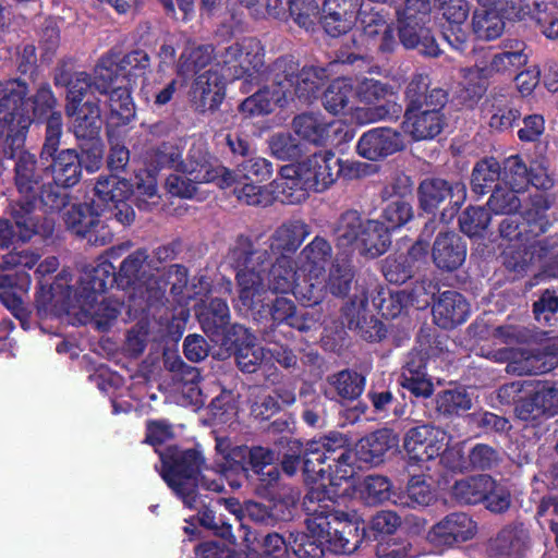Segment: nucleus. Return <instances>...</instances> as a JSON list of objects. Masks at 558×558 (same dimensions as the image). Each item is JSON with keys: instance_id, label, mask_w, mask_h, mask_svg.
<instances>
[{"instance_id": "1", "label": "nucleus", "mask_w": 558, "mask_h": 558, "mask_svg": "<svg viewBox=\"0 0 558 558\" xmlns=\"http://www.w3.org/2000/svg\"><path fill=\"white\" fill-rule=\"evenodd\" d=\"M149 56L135 50L119 59L117 53L102 57L95 68L94 80L85 72H76L68 82L65 110L72 120L76 140H97L101 125L100 110L94 92L107 93L120 76L128 82L143 74L149 66Z\"/></svg>"}, {"instance_id": "2", "label": "nucleus", "mask_w": 558, "mask_h": 558, "mask_svg": "<svg viewBox=\"0 0 558 558\" xmlns=\"http://www.w3.org/2000/svg\"><path fill=\"white\" fill-rule=\"evenodd\" d=\"M227 257L236 270L239 300L247 311L258 305L255 298L263 289L265 279L274 293H292L298 284L294 258L280 256L272 260L269 251L256 247L250 235L239 234L229 247Z\"/></svg>"}, {"instance_id": "3", "label": "nucleus", "mask_w": 558, "mask_h": 558, "mask_svg": "<svg viewBox=\"0 0 558 558\" xmlns=\"http://www.w3.org/2000/svg\"><path fill=\"white\" fill-rule=\"evenodd\" d=\"M69 279L68 274H62L54 288L39 293V312L44 315L49 312L72 313L80 316L82 323L94 322L98 329L108 330L120 315L121 304L111 299L98 302V298L111 288L106 279L84 271L74 293H71Z\"/></svg>"}, {"instance_id": "4", "label": "nucleus", "mask_w": 558, "mask_h": 558, "mask_svg": "<svg viewBox=\"0 0 558 558\" xmlns=\"http://www.w3.org/2000/svg\"><path fill=\"white\" fill-rule=\"evenodd\" d=\"M322 494L324 492L312 489L305 497L306 510L311 514L306 520L307 530L320 537L330 554L354 553L365 539V521L356 513L349 514L322 505Z\"/></svg>"}, {"instance_id": "5", "label": "nucleus", "mask_w": 558, "mask_h": 558, "mask_svg": "<svg viewBox=\"0 0 558 558\" xmlns=\"http://www.w3.org/2000/svg\"><path fill=\"white\" fill-rule=\"evenodd\" d=\"M159 453V474L169 488L189 509H196L198 487H202V475H208L209 468L205 463L203 452L197 448L183 449L177 445L168 446Z\"/></svg>"}, {"instance_id": "6", "label": "nucleus", "mask_w": 558, "mask_h": 558, "mask_svg": "<svg viewBox=\"0 0 558 558\" xmlns=\"http://www.w3.org/2000/svg\"><path fill=\"white\" fill-rule=\"evenodd\" d=\"M4 214L0 217V251L21 248L39 234L43 217L37 213L36 195H19Z\"/></svg>"}, {"instance_id": "7", "label": "nucleus", "mask_w": 558, "mask_h": 558, "mask_svg": "<svg viewBox=\"0 0 558 558\" xmlns=\"http://www.w3.org/2000/svg\"><path fill=\"white\" fill-rule=\"evenodd\" d=\"M95 196L101 202L102 214L109 213L110 219H114L122 226H130L135 219V211L128 199L132 194L136 195V205L140 209H146L149 203L156 204L155 198H145L147 203L138 199L135 191V181L131 183L118 174L100 175L94 187Z\"/></svg>"}, {"instance_id": "8", "label": "nucleus", "mask_w": 558, "mask_h": 558, "mask_svg": "<svg viewBox=\"0 0 558 558\" xmlns=\"http://www.w3.org/2000/svg\"><path fill=\"white\" fill-rule=\"evenodd\" d=\"M418 207L424 213L440 214V221L450 223L466 198L462 182H449L441 178H425L417 186Z\"/></svg>"}, {"instance_id": "9", "label": "nucleus", "mask_w": 558, "mask_h": 558, "mask_svg": "<svg viewBox=\"0 0 558 558\" xmlns=\"http://www.w3.org/2000/svg\"><path fill=\"white\" fill-rule=\"evenodd\" d=\"M326 78L323 68L304 66L298 71V64L286 58L277 60L272 68V83L288 92V100L294 95L303 104L317 99Z\"/></svg>"}, {"instance_id": "10", "label": "nucleus", "mask_w": 558, "mask_h": 558, "mask_svg": "<svg viewBox=\"0 0 558 558\" xmlns=\"http://www.w3.org/2000/svg\"><path fill=\"white\" fill-rule=\"evenodd\" d=\"M145 169L135 173V191L140 202L143 197L159 198L156 171L163 168L180 170L182 163V148L175 142H159L155 147L148 148L144 154ZM145 203L147 201L143 198Z\"/></svg>"}, {"instance_id": "11", "label": "nucleus", "mask_w": 558, "mask_h": 558, "mask_svg": "<svg viewBox=\"0 0 558 558\" xmlns=\"http://www.w3.org/2000/svg\"><path fill=\"white\" fill-rule=\"evenodd\" d=\"M532 548L531 525L519 518L501 525L484 543L486 558H529Z\"/></svg>"}, {"instance_id": "12", "label": "nucleus", "mask_w": 558, "mask_h": 558, "mask_svg": "<svg viewBox=\"0 0 558 558\" xmlns=\"http://www.w3.org/2000/svg\"><path fill=\"white\" fill-rule=\"evenodd\" d=\"M101 202L97 196L90 203L74 204L66 211L64 222L72 233L94 246H105L113 239L111 229L100 220Z\"/></svg>"}, {"instance_id": "13", "label": "nucleus", "mask_w": 558, "mask_h": 558, "mask_svg": "<svg viewBox=\"0 0 558 558\" xmlns=\"http://www.w3.org/2000/svg\"><path fill=\"white\" fill-rule=\"evenodd\" d=\"M180 171L193 177L195 182L214 183L220 189L231 187L236 173L220 165L206 146V142H193Z\"/></svg>"}, {"instance_id": "14", "label": "nucleus", "mask_w": 558, "mask_h": 558, "mask_svg": "<svg viewBox=\"0 0 558 558\" xmlns=\"http://www.w3.org/2000/svg\"><path fill=\"white\" fill-rule=\"evenodd\" d=\"M316 158H319V156H315V153H308L299 162L280 168L282 202L300 204L308 197L310 192L317 190L319 180L318 177H315Z\"/></svg>"}, {"instance_id": "15", "label": "nucleus", "mask_w": 558, "mask_h": 558, "mask_svg": "<svg viewBox=\"0 0 558 558\" xmlns=\"http://www.w3.org/2000/svg\"><path fill=\"white\" fill-rule=\"evenodd\" d=\"M149 254L147 248L141 247L128 255L120 264L117 271L114 265L108 259H99L95 266L86 268L84 271L93 277L106 279L110 287L117 286L125 290L136 286L143 275L144 264L148 265Z\"/></svg>"}, {"instance_id": "16", "label": "nucleus", "mask_w": 558, "mask_h": 558, "mask_svg": "<svg viewBox=\"0 0 558 558\" xmlns=\"http://www.w3.org/2000/svg\"><path fill=\"white\" fill-rule=\"evenodd\" d=\"M256 310V306L251 311L254 319L259 320L269 316L270 324L264 329H275L286 340H288V335L292 333L291 329L305 332L311 328L307 316L300 313L294 301L289 298L277 296L270 305L262 304Z\"/></svg>"}, {"instance_id": "17", "label": "nucleus", "mask_w": 558, "mask_h": 558, "mask_svg": "<svg viewBox=\"0 0 558 558\" xmlns=\"http://www.w3.org/2000/svg\"><path fill=\"white\" fill-rule=\"evenodd\" d=\"M477 533V523L464 512H451L435 523L426 541L435 548H454L471 541Z\"/></svg>"}, {"instance_id": "18", "label": "nucleus", "mask_w": 558, "mask_h": 558, "mask_svg": "<svg viewBox=\"0 0 558 558\" xmlns=\"http://www.w3.org/2000/svg\"><path fill=\"white\" fill-rule=\"evenodd\" d=\"M447 434L430 424L409 428L403 437V449L410 464H420L437 458L446 446Z\"/></svg>"}, {"instance_id": "19", "label": "nucleus", "mask_w": 558, "mask_h": 558, "mask_svg": "<svg viewBox=\"0 0 558 558\" xmlns=\"http://www.w3.org/2000/svg\"><path fill=\"white\" fill-rule=\"evenodd\" d=\"M27 93L25 83L19 80L0 82V137L5 140H21L26 136L31 126L29 116L21 114L17 120V129L10 121L11 110L17 109V104L23 102L22 98Z\"/></svg>"}, {"instance_id": "20", "label": "nucleus", "mask_w": 558, "mask_h": 558, "mask_svg": "<svg viewBox=\"0 0 558 558\" xmlns=\"http://www.w3.org/2000/svg\"><path fill=\"white\" fill-rule=\"evenodd\" d=\"M557 245L556 235L531 242L511 243L502 252V264L509 271L523 275L536 258L543 259L554 255Z\"/></svg>"}, {"instance_id": "21", "label": "nucleus", "mask_w": 558, "mask_h": 558, "mask_svg": "<svg viewBox=\"0 0 558 558\" xmlns=\"http://www.w3.org/2000/svg\"><path fill=\"white\" fill-rule=\"evenodd\" d=\"M246 445L233 446L228 451L225 459L216 461L215 466L209 469L213 477L202 475V488L215 493H221L225 489L223 478L229 481L233 488H239L241 483L239 478H246Z\"/></svg>"}, {"instance_id": "22", "label": "nucleus", "mask_w": 558, "mask_h": 558, "mask_svg": "<svg viewBox=\"0 0 558 558\" xmlns=\"http://www.w3.org/2000/svg\"><path fill=\"white\" fill-rule=\"evenodd\" d=\"M223 61L234 69L235 78L254 81L264 65L263 48L255 38H245L227 48Z\"/></svg>"}, {"instance_id": "23", "label": "nucleus", "mask_w": 558, "mask_h": 558, "mask_svg": "<svg viewBox=\"0 0 558 558\" xmlns=\"http://www.w3.org/2000/svg\"><path fill=\"white\" fill-rule=\"evenodd\" d=\"M293 131L300 140H352L355 134L340 120H327L322 113H303L294 118Z\"/></svg>"}, {"instance_id": "24", "label": "nucleus", "mask_w": 558, "mask_h": 558, "mask_svg": "<svg viewBox=\"0 0 558 558\" xmlns=\"http://www.w3.org/2000/svg\"><path fill=\"white\" fill-rule=\"evenodd\" d=\"M401 524L400 517L389 510L377 512L371 520L368 526L365 524L364 542L376 541V555L379 558H401L404 550L398 544L385 542V538L391 536Z\"/></svg>"}, {"instance_id": "25", "label": "nucleus", "mask_w": 558, "mask_h": 558, "mask_svg": "<svg viewBox=\"0 0 558 558\" xmlns=\"http://www.w3.org/2000/svg\"><path fill=\"white\" fill-rule=\"evenodd\" d=\"M311 234V227L302 219H289L278 226L268 238V251L272 257L293 258L305 239Z\"/></svg>"}, {"instance_id": "26", "label": "nucleus", "mask_w": 558, "mask_h": 558, "mask_svg": "<svg viewBox=\"0 0 558 558\" xmlns=\"http://www.w3.org/2000/svg\"><path fill=\"white\" fill-rule=\"evenodd\" d=\"M60 142H45L43 153L52 157L51 163L46 168L51 171L54 183L63 189L76 185L82 177V161L74 149H62L58 153Z\"/></svg>"}, {"instance_id": "27", "label": "nucleus", "mask_w": 558, "mask_h": 558, "mask_svg": "<svg viewBox=\"0 0 558 558\" xmlns=\"http://www.w3.org/2000/svg\"><path fill=\"white\" fill-rule=\"evenodd\" d=\"M466 242L454 231L439 232L433 243L430 255L436 268L453 272L465 262Z\"/></svg>"}, {"instance_id": "28", "label": "nucleus", "mask_w": 558, "mask_h": 558, "mask_svg": "<svg viewBox=\"0 0 558 558\" xmlns=\"http://www.w3.org/2000/svg\"><path fill=\"white\" fill-rule=\"evenodd\" d=\"M433 320L441 329L450 330L466 322L470 304L458 291L440 292L432 307Z\"/></svg>"}, {"instance_id": "29", "label": "nucleus", "mask_w": 558, "mask_h": 558, "mask_svg": "<svg viewBox=\"0 0 558 558\" xmlns=\"http://www.w3.org/2000/svg\"><path fill=\"white\" fill-rule=\"evenodd\" d=\"M366 226V219L357 209H347L330 226L337 250L345 255L353 254Z\"/></svg>"}, {"instance_id": "30", "label": "nucleus", "mask_w": 558, "mask_h": 558, "mask_svg": "<svg viewBox=\"0 0 558 558\" xmlns=\"http://www.w3.org/2000/svg\"><path fill=\"white\" fill-rule=\"evenodd\" d=\"M529 56L525 52L523 41H511L506 44V50L495 54L488 66L475 65V68L463 69L465 78L473 81L475 77H488L495 73H506L517 70L527 62Z\"/></svg>"}, {"instance_id": "31", "label": "nucleus", "mask_w": 558, "mask_h": 558, "mask_svg": "<svg viewBox=\"0 0 558 558\" xmlns=\"http://www.w3.org/2000/svg\"><path fill=\"white\" fill-rule=\"evenodd\" d=\"M354 97V85L351 78L339 77L330 83L324 94V107L333 114H350L357 123L372 121L366 118L363 109L353 108L351 101Z\"/></svg>"}, {"instance_id": "32", "label": "nucleus", "mask_w": 558, "mask_h": 558, "mask_svg": "<svg viewBox=\"0 0 558 558\" xmlns=\"http://www.w3.org/2000/svg\"><path fill=\"white\" fill-rule=\"evenodd\" d=\"M362 40L369 49L390 52L397 45L391 26L378 12L362 9L359 14Z\"/></svg>"}, {"instance_id": "33", "label": "nucleus", "mask_w": 558, "mask_h": 558, "mask_svg": "<svg viewBox=\"0 0 558 558\" xmlns=\"http://www.w3.org/2000/svg\"><path fill=\"white\" fill-rule=\"evenodd\" d=\"M190 97L199 111L217 109L225 98L222 76L213 70L198 74L192 85Z\"/></svg>"}, {"instance_id": "34", "label": "nucleus", "mask_w": 558, "mask_h": 558, "mask_svg": "<svg viewBox=\"0 0 558 558\" xmlns=\"http://www.w3.org/2000/svg\"><path fill=\"white\" fill-rule=\"evenodd\" d=\"M399 439L392 429L380 428L363 438L355 445L353 452L361 462L379 464L385 454L398 446Z\"/></svg>"}, {"instance_id": "35", "label": "nucleus", "mask_w": 558, "mask_h": 558, "mask_svg": "<svg viewBox=\"0 0 558 558\" xmlns=\"http://www.w3.org/2000/svg\"><path fill=\"white\" fill-rule=\"evenodd\" d=\"M439 10L448 26L444 29V38L456 50H463L466 41V32L463 24L469 15L466 0H438Z\"/></svg>"}, {"instance_id": "36", "label": "nucleus", "mask_w": 558, "mask_h": 558, "mask_svg": "<svg viewBox=\"0 0 558 558\" xmlns=\"http://www.w3.org/2000/svg\"><path fill=\"white\" fill-rule=\"evenodd\" d=\"M444 128L442 114L438 110L407 109L402 130L412 140H433Z\"/></svg>"}, {"instance_id": "37", "label": "nucleus", "mask_w": 558, "mask_h": 558, "mask_svg": "<svg viewBox=\"0 0 558 558\" xmlns=\"http://www.w3.org/2000/svg\"><path fill=\"white\" fill-rule=\"evenodd\" d=\"M558 365V356L541 349H522L508 364L509 371L519 376L546 374Z\"/></svg>"}, {"instance_id": "38", "label": "nucleus", "mask_w": 558, "mask_h": 558, "mask_svg": "<svg viewBox=\"0 0 558 558\" xmlns=\"http://www.w3.org/2000/svg\"><path fill=\"white\" fill-rule=\"evenodd\" d=\"M356 22L355 0H325L323 26L330 36L349 32Z\"/></svg>"}, {"instance_id": "39", "label": "nucleus", "mask_w": 558, "mask_h": 558, "mask_svg": "<svg viewBox=\"0 0 558 558\" xmlns=\"http://www.w3.org/2000/svg\"><path fill=\"white\" fill-rule=\"evenodd\" d=\"M430 11V0H405L404 7L397 10L399 37L403 46H413L417 43L412 36V31L423 27Z\"/></svg>"}, {"instance_id": "40", "label": "nucleus", "mask_w": 558, "mask_h": 558, "mask_svg": "<svg viewBox=\"0 0 558 558\" xmlns=\"http://www.w3.org/2000/svg\"><path fill=\"white\" fill-rule=\"evenodd\" d=\"M198 323L206 336L215 342L230 324V311L226 300L213 298L197 312Z\"/></svg>"}, {"instance_id": "41", "label": "nucleus", "mask_w": 558, "mask_h": 558, "mask_svg": "<svg viewBox=\"0 0 558 558\" xmlns=\"http://www.w3.org/2000/svg\"><path fill=\"white\" fill-rule=\"evenodd\" d=\"M391 243V232L385 222L378 219H366V226L355 251L364 257L377 258L389 250Z\"/></svg>"}, {"instance_id": "42", "label": "nucleus", "mask_w": 558, "mask_h": 558, "mask_svg": "<svg viewBox=\"0 0 558 558\" xmlns=\"http://www.w3.org/2000/svg\"><path fill=\"white\" fill-rule=\"evenodd\" d=\"M499 234L504 240L511 243L531 242L542 234V229L537 223L529 221L522 213L506 215L499 223Z\"/></svg>"}, {"instance_id": "43", "label": "nucleus", "mask_w": 558, "mask_h": 558, "mask_svg": "<svg viewBox=\"0 0 558 558\" xmlns=\"http://www.w3.org/2000/svg\"><path fill=\"white\" fill-rule=\"evenodd\" d=\"M288 102V92L274 84L272 89L265 87L247 97L240 106L246 117L263 116L271 112L276 106Z\"/></svg>"}, {"instance_id": "44", "label": "nucleus", "mask_w": 558, "mask_h": 558, "mask_svg": "<svg viewBox=\"0 0 558 558\" xmlns=\"http://www.w3.org/2000/svg\"><path fill=\"white\" fill-rule=\"evenodd\" d=\"M368 303V296L365 291H362V296L355 295L351 300V304L357 306L356 319L350 320V327L354 324V329L357 333L366 341L379 342L387 333V328L381 320L376 318L374 315H367L365 307Z\"/></svg>"}, {"instance_id": "45", "label": "nucleus", "mask_w": 558, "mask_h": 558, "mask_svg": "<svg viewBox=\"0 0 558 558\" xmlns=\"http://www.w3.org/2000/svg\"><path fill=\"white\" fill-rule=\"evenodd\" d=\"M327 462L325 461V453L320 451L315 441H307L303 444L302 451V475L307 485L319 484L320 487L326 488V472ZM319 490V488H317ZM325 492V489H320ZM323 496L325 494H322Z\"/></svg>"}, {"instance_id": "46", "label": "nucleus", "mask_w": 558, "mask_h": 558, "mask_svg": "<svg viewBox=\"0 0 558 558\" xmlns=\"http://www.w3.org/2000/svg\"><path fill=\"white\" fill-rule=\"evenodd\" d=\"M501 181V166L494 157L476 162L471 177V191L478 197L493 192Z\"/></svg>"}, {"instance_id": "47", "label": "nucleus", "mask_w": 558, "mask_h": 558, "mask_svg": "<svg viewBox=\"0 0 558 558\" xmlns=\"http://www.w3.org/2000/svg\"><path fill=\"white\" fill-rule=\"evenodd\" d=\"M493 485V477L488 474L469 476L457 481L451 495L461 505H477L485 498V492Z\"/></svg>"}, {"instance_id": "48", "label": "nucleus", "mask_w": 558, "mask_h": 558, "mask_svg": "<svg viewBox=\"0 0 558 558\" xmlns=\"http://www.w3.org/2000/svg\"><path fill=\"white\" fill-rule=\"evenodd\" d=\"M113 82L107 94L109 95L110 124L125 125L135 117V106L129 87L119 85L113 87ZM106 95V93H100Z\"/></svg>"}, {"instance_id": "49", "label": "nucleus", "mask_w": 558, "mask_h": 558, "mask_svg": "<svg viewBox=\"0 0 558 558\" xmlns=\"http://www.w3.org/2000/svg\"><path fill=\"white\" fill-rule=\"evenodd\" d=\"M58 267H59V260L54 256L47 257L41 263L37 264V268L35 270V275L38 278V284H37L36 292H35L34 306L36 308V314H37V316L40 319H45V318H47L49 316L60 315V312H49V313H47L45 315L41 314V312H39V308H38L39 303L37 302V300H38V295H39L40 292H43V291H50V288H54L57 280L60 278V276L62 274H68L69 275V278H70L69 279V287H71V293H74L75 289H73V286L71 284V282L73 280V275H72V272L69 269H62L53 278L52 281L48 277L49 275H51L54 271H57Z\"/></svg>"}, {"instance_id": "50", "label": "nucleus", "mask_w": 558, "mask_h": 558, "mask_svg": "<svg viewBox=\"0 0 558 558\" xmlns=\"http://www.w3.org/2000/svg\"><path fill=\"white\" fill-rule=\"evenodd\" d=\"M214 57V48L210 45L190 44L181 53L177 63V73L180 76L187 77L192 74H198L206 68Z\"/></svg>"}, {"instance_id": "51", "label": "nucleus", "mask_w": 558, "mask_h": 558, "mask_svg": "<svg viewBox=\"0 0 558 558\" xmlns=\"http://www.w3.org/2000/svg\"><path fill=\"white\" fill-rule=\"evenodd\" d=\"M35 155L22 151L14 167V182L20 195H36L41 177L36 171Z\"/></svg>"}, {"instance_id": "52", "label": "nucleus", "mask_w": 558, "mask_h": 558, "mask_svg": "<svg viewBox=\"0 0 558 558\" xmlns=\"http://www.w3.org/2000/svg\"><path fill=\"white\" fill-rule=\"evenodd\" d=\"M262 340L268 345L267 352L270 357L283 368H292L298 364V356L289 347L293 335H288V340L275 329H263L259 331Z\"/></svg>"}, {"instance_id": "53", "label": "nucleus", "mask_w": 558, "mask_h": 558, "mask_svg": "<svg viewBox=\"0 0 558 558\" xmlns=\"http://www.w3.org/2000/svg\"><path fill=\"white\" fill-rule=\"evenodd\" d=\"M367 398L374 409V413L381 417L395 421L407 414L408 405L400 401L389 389H374L367 392Z\"/></svg>"}, {"instance_id": "54", "label": "nucleus", "mask_w": 558, "mask_h": 558, "mask_svg": "<svg viewBox=\"0 0 558 558\" xmlns=\"http://www.w3.org/2000/svg\"><path fill=\"white\" fill-rule=\"evenodd\" d=\"M328 383L341 400L354 401L363 393L366 378L356 371L347 368L329 376Z\"/></svg>"}, {"instance_id": "55", "label": "nucleus", "mask_w": 558, "mask_h": 558, "mask_svg": "<svg viewBox=\"0 0 558 558\" xmlns=\"http://www.w3.org/2000/svg\"><path fill=\"white\" fill-rule=\"evenodd\" d=\"M500 10L480 9L474 12L472 27L475 36L482 40H494L505 29Z\"/></svg>"}, {"instance_id": "56", "label": "nucleus", "mask_w": 558, "mask_h": 558, "mask_svg": "<svg viewBox=\"0 0 558 558\" xmlns=\"http://www.w3.org/2000/svg\"><path fill=\"white\" fill-rule=\"evenodd\" d=\"M410 295L404 291H386L384 288L376 290V295L372 294L374 307L386 319H393L400 316L408 307Z\"/></svg>"}, {"instance_id": "57", "label": "nucleus", "mask_w": 558, "mask_h": 558, "mask_svg": "<svg viewBox=\"0 0 558 558\" xmlns=\"http://www.w3.org/2000/svg\"><path fill=\"white\" fill-rule=\"evenodd\" d=\"M492 215L482 206H469L459 216V228L469 238H484L490 225Z\"/></svg>"}, {"instance_id": "58", "label": "nucleus", "mask_w": 558, "mask_h": 558, "mask_svg": "<svg viewBox=\"0 0 558 558\" xmlns=\"http://www.w3.org/2000/svg\"><path fill=\"white\" fill-rule=\"evenodd\" d=\"M37 197V213L40 208L45 214L60 213L70 202L69 189H63L61 184L51 183L43 184Z\"/></svg>"}, {"instance_id": "59", "label": "nucleus", "mask_w": 558, "mask_h": 558, "mask_svg": "<svg viewBox=\"0 0 558 558\" xmlns=\"http://www.w3.org/2000/svg\"><path fill=\"white\" fill-rule=\"evenodd\" d=\"M354 269L348 258L337 259L330 267L327 288L337 298H344L351 290Z\"/></svg>"}, {"instance_id": "60", "label": "nucleus", "mask_w": 558, "mask_h": 558, "mask_svg": "<svg viewBox=\"0 0 558 558\" xmlns=\"http://www.w3.org/2000/svg\"><path fill=\"white\" fill-rule=\"evenodd\" d=\"M472 407V400L465 390L448 389L436 397V410L444 416L461 415Z\"/></svg>"}, {"instance_id": "61", "label": "nucleus", "mask_w": 558, "mask_h": 558, "mask_svg": "<svg viewBox=\"0 0 558 558\" xmlns=\"http://www.w3.org/2000/svg\"><path fill=\"white\" fill-rule=\"evenodd\" d=\"M280 477L279 466L274 464L263 471L250 473L245 480L253 486L257 496L271 500L277 495Z\"/></svg>"}, {"instance_id": "62", "label": "nucleus", "mask_w": 558, "mask_h": 558, "mask_svg": "<svg viewBox=\"0 0 558 558\" xmlns=\"http://www.w3.org/2000/svg\"><path fill=\"white\" fill-rule=\"evenodd\" d=\"M393 87L375 78L364 77L359 81L355 94L362 102L375 105L390 101L395 97Z\"/></svg>"}, {"instance_id": "63", "label": "nucleus", "mask_w": 558, "mask_h": 558, "mask_svg": "<svg viewBox=\"0 0 558 558\" xmlns=\"http://www.w3.org/2000/svg\"><path fill=\"white\" fill-rule=\"evenodd\" d=\"M290 548L298 558H323L327 551L320 537L310 532H290Z\"/></svg>"}, {"instance_id": "64", "label": "nucleus", "mask_w": 558, "mask_h": 558, "mask_svg": "<svg viewBox=\"0 0 558 558\" xmlns=\"http://www.w3.org/2000/svg\"><path fill=\"white\" fill-rule=\"evenodd\" d=\"M215 343L235 354L236 352H243V350L254 344L255 336L243 325L229 324L222 331V335L215 340Z\"/></svg>"}]
</instances>
